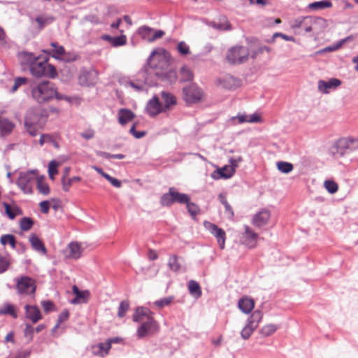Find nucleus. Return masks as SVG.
Wrapping results in <instances>:
<instances>
[{
	"label": "nucleus",
	"instance_id": "nucleus-11",
	"mask_svg": "<svg viewBox=\"0 0 358 358\" xmlns=\"http://www.w3.org/2000/svg\"><path fill=\"white\" fill-rule=\"evenodd\" d=\"M17 289L20 294H31L35 292L36 286L31 278L23 276L17 281Z\"/></svg>",
	"mask_w": 358,
	"mask_h": 358
},
{
	"label": "nucleus",
	"instance_id": "nucleus-18",
	"mask_svg": "<svg viewBox=\"0 0 358 358\" xmlns=\"http://www.w3.org/2000/svg\"><path fill=\"white\" fill-rule=\"evenodd\" d=\"M310 20L311 31H314L317 34L322 32L327 26V20L322 17L310 16Z\"/></svg>",
	"mask_w": 358,
	"mask_h": 358
},
{
	"label": "nucleus",
	"instance_id": "nucleus-42",
	"mask_svg": "<svg viewBox=\"0 0 358 358\" xmlns=\"http://www.w3.org/2000/svg\"><path fill=\"white\" fill-rule=\"evenodd\" d=\"M212 27L218 30H230L231 29V24L225 18V17H222V21L220 22L212 23Z\"/></svg>",
	"mask_w": 358,
	"mask_h": 358
},
{
	"label": "nucleus",
	"instance_id": "nucleus-34",
	"mask_svg": "<svg viewBox=\"0 0 358 358\" xmlns=\"http://www.w3.org/2000/svg\"><path fill=\"white\" fill-rule=\"evenodd\" d=\"M167 265L169 269L173 272H178L182 268L178 257L176 255H172L169 257Z\"/></svg>",
	"mask_w": 358,
	"mask_h": 358
},
{
	"label": "nucleus",
	"instance_id": "nucleus-5",
	"mask_svg": "<svg viewBox=\"0 0 358 358\" xmlns=\"http://www.w3.org/2000/svg\"><path fill=\"white\" fill-rule=\"evenodd\" d=\"M48 115L39 108H30L27 110L24 120V125H34L38 128H43Z\"/></svg>",
	"mask_w": 358,
	"mask_h": 358
},
{
	"label": "nucleus",
	"instance_id": "nucleus-37",
	"mask_svg": "<svg viewBox=\"0 0 358 358\" xmlns=\"http://www.w3.org/2000/svg\"><path fill=\"white\" fill-rule=\"evenodd\" d=\"M14 127V124L8 120H0V131L3 135L9 134L13 131Z\"/></svg>",
	"mask_w": 358,
	"mask_h": 358
},
{
	"label": "nucleus",
	"instance_id": "nucleus-6",
	"mask_svg": "<svg viewBox=\"0 0 358 358\" xmlns=\"http://www.w3.org/2000/svg\"><path fill=\"white\" fill-rule=\"evenodd\" d=\"M263 317V313L260 310H255L248 318L245 326L241 331V336L244 340H248L258 327L259 322Z\"/></svg>",
	"mask_w": 358,
	"mask_h": 358
},
{
	"label": "nucleus",
	"instance_id": "nucleus-40",
	"mask_svg": "<svg viewBox=\"0 0 358 358\" xmlns=\"http://www.w3.org/2000/svg\"><path fill=\"white\" fill-rule=\"evenodd\" d=\"M90 296V292L87 290L81 291L74 299L71 301L72 304H78L82 303H87Z\"/></svg>",
	"mask_w": 358,
	"mask_h": 358
},
{
	"label": "nucleus",
	"instance_id": "nucleus-33",
	"mask_svg": "<svg viewBox=\"0 0 358 358\" xmlns=\"http://www.w3.org/2000/svg\"><path fill=\"white\" fill-rule=\"evenodd\" d=\"M188 289L189 294L194 296L196 299L199 298L202 294L199 284L194 280H191L188 282Z\"/></svg>",
	"mask_w": 358,
	"mask_h": 358
},
{
	"label": "nucleus",
	"instance_id": "nucleus-19",
	"mask_svg": "<svg viewBox=\"0 0 358 358\" xmlns=\"http://www.w3.org/2000/svg\"><path fill=\"white\" fill-rule=\"evenodd\" d=\"M29 241L34 250L43 255L47 254V249L44 243L35 234H31L29 236Z\"/></svg>",
	"mask_w": 358,
	"mask_h": 358
},
{
	"label": "nucleus",
	"instance_id": "nucleus-46",
	"mask_svg": "<svg viewBox=\"0 0 358 358\" xmlns=\"http://www.w3.org/2000/svg\"><path fill=\"white\" fill-rule=\"evenodd\" d=\"M188 213L191 215L192 218H194L200 213V208L196 203L191 202L189 200L188 202L185 203Z\"/></svg>",
	"mask_w": 358,
	"mask_h": 358
},
{
	"label": "nucleus",
	"instance_id": "nucleus-54",
	"mask_svg": "<svg viewBox=\"0 0 358 358\" xmlns=\"http://www.w3.org/2000/svg\"><path fill=\"white\" fill-rule=\"evenodd\" d=\"M57 166L58 164L55 160H52L48 165V173L50 178L53 180L54 179V175L57 173Z\"/></svg>",
	"mask_w": 358,
	"mask_h": 358
},
{
	"label": "nucleus",
	"instance_id": "nucleus-12",
	"mask_svg": "<svg viewBox=\"0 0 358 358\" xmlns=\"http://www.w3.org/2000/svg\"><path fill=\"white\" fill-rule=\"evenodd\" d=\"M245 231L241 237V243L248 248L256 247L258 234L254 232L248 226H244Z\"/></svg>",
	"mask_w": 358,
	"mask_h": 358
},
{
	"label": "nucleus",
	"instance_id": "nucleus-56",
	"mask_svg": "<svg viewBox=\"0 0 358 358\" xmlns=\"http://www.w3.org/2000/svg\"><path fill=\"white\" fill-rule=\"evenodd\" d=\"M27 79L23 77H17L14 80V84L10 89L11 92H15L21 85H24Z\"/></svg>",
	"mask_w": 358,
	"mask_h": 358
},
{
	"label": "nucleus",
	"instance_id": "nucleus-13",
	"mask_svg": "<svg viewBox=\"0 0 358 358\" xmlns=\"http://www.w3.org/2000/svg\"><path fill=\"white\" fill-rule=\"evenodd\" d=\"M204 225L208 229L210 232L217 238V243L221 249L224 248V243L226 239L225 231L218 227L216 224L209 222H205Z\"/></svg>",
	"mask_w": 358,
	"mask_h": 358
},
{
	"label": "nucleus",
	"instance_id": "nucleus-52",
	"mask_svg": "<svg viewBox=\"0 0 358 358\" xmlns=\"http://www.w3.org/2000/svg\"><path fill=\"white\" fill-rule=\"evenodd\" d=\"M324 187L330 194L336 193L338 189L337 183L333 180H325Z\"/></svg>",
	"mask_w": 358,
	"mask_h": 358
},
{
	"label": "nucleus",
	"instance_id": "nucleus-47",
	"mask_svg": "<svg viewBox=\"0 0 358 358\" xmlns=\"http://www.w3.org/2000/svg\"><path fill=\"white\" fill-rule=\"evenodd\" d=\"M54 20V18L52 17H45V16H38L36 18V22L38 24V27L40 29H43L47 24H50Z\"/></svg>",
	"mask_w": 358,
	"mask_h": 358
},
{
	"label": "nucleus",
	"instance_id": "nucleus-53",
	"mask_svg": "<svg viewBox=\"0 0 358 358\" xmlns=\"http://www.w3.org/2000/svg\"><path fill=\"white\" fill-rule=\"evenodd\" d=\"M173 300V296L165 297V298H163V299H161L159 300L155 301L154 304L159 308H162V307L169 305L172 302Z\"/></svg>",
	"mask_w": 358,
	"mask_h": 358
},
{
	"label": "nucleus",
	"instance_id": "nucleus-50",
	"mask_svg": "<svg viewBox=\"0 0 358 358\" xmlns=\"http://www.w3.org/2000/svg\"><path fill=\"white\" fill-rule=\"evenodd\" d=\"M129 307V304L127 301H122L120 302L118 307L117 316L119 317H123L125 316L128 309Z\"/></svg>",
	"mask_w": 358,
	"mask_h": 358
},
{
	"label": "nucleus",
	"instance_id": "nucleus-45",
	"mask_svg": "<svg viewBox=\"0 0 358 358\" xmlns=\"http://www.w3.org/2000/svg\"><path fill=\"white\" fill-rule=\"evenodd\" d=\"M278 329V327L276 325L273 324H269L264 326L261 330L260 334L264 336L267 337L273 334L276 330Z\"/></svg>",
	"mask_w": 358,
	"mask_h": 358
},
{
	"label": "nucleus",
	"instance_id": "nucleus-44",
	"mask_svg": "<svg viewBox=\"0 0 358 358\" xmlns=\"http://www.w3.org/2000/svg\"><path fill=\"white\" fill-rule=\"evenodd\" d=\"M0 315H9L13 318L17 317L14 306L9 303L5 304L1 308H0Z\"/></svg>",
	"mask_w": 358,
	"mask_h": 358
},
{
	"label": "nucleus",
	"instance_id": "nucleus-22",
	"mask_svg": "<svg viewBox=\"0 0 358 358\" xmlns=\"http://www.w3.org/2000/svg\"><path fill=\"white\" fill-rule=\"evenodd\" d=\"M270 218L268 210H263L256 213L252 220V224L257 227H262L266 224Z\"/></svg>",
	"mask_w": 358,
	"mask_h": 358
},
{
	"label": "nucleus",
	"instance_id": "nucleus-7",
	"mask_svg": "<svg viewBox=\"0 0 358 358\" xmlns=\"http://www.w3.org/2000/svg\"><path fill=\"white\" fill-rule=\"evenodd\" d=\"M140 326L137 329L136 335L138 338H143L157 334L159 326L153 317H148L147 320L139 322Z\"/></svg>",
	"mask_w": 358,
	"mask_h": 358
},
{
	"label": "nucleus",
	"instance_id": "nucleus-63",
	"mask_svg": "<svg viewBox=\"0 0 358 358\" xmlns=\"http://www.w3.org/2000/svg\"><path fill=\"white\" fill-rule=\"evenodd\" d=\"M277 37H281L282 38H283L284 40H285L287 41H294V38L293 36H287V35H285V34H282V33H275L273 35L272 38H271V40L269 42H271V43L274 42L275 38H277Z\"/></svg>",
	"mask_w": 358,
	"mask_h": 358
},
{
	"label": "nucleus",
	"instance_id": "nucleus-58",
	"mask_svg": "<svg viewBox=\"0 0 358 358\" xmlns=\"http://www.w3.org/2000/svg\"><path fill=\"white\" fill-rule=\"evenodd\" d=\"M341 48V45L338 43V42H337L331 45L325 47L324 48L318 50L316 52V54H322V53H324L327 52H334V51H336V50L340 49Z\"/></svg>",
	"mask_w": 358,
	"mask_h": 358
},
{
	"label": "nucleus",
	"instance_id": "nucleus-23",
	"mask_svg": "<svg viewBox=\"0 0 358 358\" xmlns=\"http://www.w3.org/2000/svg\"><path fill=\"white\" fill-rule=\"evenodd\" d=\"M232 120H238V122L239 124H243L245 122L258 123L262 121L261 117L256 113H254L249 116L245 114L238 113L237 116L233 117Z\"/></svg>",
	"mask_w": 358,
	"mask_h": 358
},
{
	"label": "nucleus",
	"instance_id": "nucleus-39",
	"mask_svg": "<svg viewBox=\"0 0 358 358\" xmlns=\"http://www.w3.org/2000/svg\"><path fill=\"white\" fill-rule=\"evenodd\" d=\"M80 180L81 178L79 176H73L72 178L68 177L66 178L62 179V189L64 192H68L73 182H80Z\"/></svg>",
	"mask_w": 358,
	"mask_h": 358
},
{
	"label": "nucleus",
	"instance_id": "nucleus-38",
	"mask_svg": "<svg viewBox=\"0 0 358 358\" xmlns=\"http://www.w3.org/2000/svg\"><path fill=\"white\" fill-rule=\"evenodd\" d=\"M154 29L147 26H142L138 28V33L144 40L152 42V36Z\"/></svg>",
	"mask_w": 358,
	"mask_h": 358
},
{
	"label": "nucleus",
	"instance_id": "nucleus-20",
	"mask_svg": "<svg viewBox=\"0 0 358 358\" xmlns=\"http://www.w3.org/2000/svg\"><path fill=\"white\" fill-rule=\"evenodd\" d=\"M68 257L78 259L82 256L83 249L81 243L78 242H71L67 247Z\"/></svg>",
	"mask_w": 358,
	"mask_h": 358
},
{
	"label": "nucleus",
	"instance_id": "nucleus-35",
	"mask_svg": "<svg viewBox=\"0 0 358 358\" xmlns=\"http://www.w3.org/2000/svg\"><path fill=\"white\" fill-rule=\"evenodd\" d=\"M103 38L110 41L111 45L114 47L121 46L127 43V38L124 35L115 37H111L108 35H106L103 36Z\"/></svg>",
	"mask_w": 358,
	"mask_h": 358
},
{
	"label": "nucleus",
	"instance_id": "nucleus-17",
	"mask_svg": "<svg viewBox=\"0 0 358 358\" xmlns=\"http://www.w3.org/2000/svg\"><path fill=\"white\" fill-rule=\"evenodd\" d=\"M310 21V16H301L292 21L291 27L294 29H303L306 33H309L312 29L309 24Z\"/></svg>",
	"mask_w": 358,
	"mask_h": 358
},
{
	"label": "nucleus",
	"instance_id": "nucleus-57",
	"mask_svg": "<svg viewBox=\"0 0 358 358\" xmlns=\"http://www.w3.org/2000/svg\"><path fill=\"white\" fill-rule=\"evenodd\" d=\"M177 50L182 55H187L190 52L189 45L184 41H181L178 44Z\"/></svg>",
	"mask_w": 358,
	"mask_h": 358
},
{
	"label": "nucleus",
	"instance_id": "nucleus-43",
	"mask_svg": "<svg viewBox=\"0 0 358 358\" xmlns=\"http://www.w3.org/2000/svg\"><path fill=\"white\" fill-rule=\"evenodd\" d=\"M193 79L192 71L187 66H182L180 69V80L182 82L191 81Z\"/></svg>",
	"mask_w": 358,
	"mask_h": 358
},
{
	"label": "nucleus",
	"instance_id": "nucleus-32",
	"mask_svg": "<svg viewBox=\"0 0 358 358\" xmlns=\"http://www.w3.org/2000/svg\"><path fill=\"white\" fill-rule=\"evenodd\" d=\"M155 74L162 81H166L170 84L175 83L177 80L176 72L173 70H170L164 73L157 72Z\"/></svg>",
	"mask_w": 358,
	"mask_h": 358
},
{
	"label": "nucleus",
	"instance_id": "nucleus-55",
	"mask_svg": "<svg viewBox=\"0 0 358 358\" xmlns=\"http://www.w3.org/2000/svg\"><path fill=\"white\" fill-rule=\"evenodd\" d=\"M125 86H130L136 92H141L145 90V85L143 83H136L134 81H127L125 83Z\"/></svg>",
	"mask_w": 358,
	"mask_h": 358
},
{
	"label": "nucleus",
	"instance_id": "nucleus-62",
	"mask_svg": "<svg viewBox=\"0 0 358 358\" xmlns=\"http://www.w3.org/2000/svg\"><path fill=\"white\" fill-rule=\"evenodd\" d=\"M41 306L45 313L53 310L55 308V305L51 301H42Z\"/></svg>",
	"mask_w": 358,
	"mask_h": 358
},
{
	"label": "nucleus",
	"instance_id": "nucleus-25",
	"mask_svg": "<svg viewBox=\"0 0 358 358\" xmlns=\"http://www.w3.org/2000/svg\"><path fill=\"white\" fill-rule=\"evenodd\" d=\"M234 173L235 169L234 167H229L228 166H225L224 167L219 169L217 171L213 172L212 177L214 179H228L230 178L234 174Z\"/></svg>",
	"mask_w": 358,
	"mask_h": 358
},
{
	"label": "nucleus",
	"instance_id": "nucleus-51",
	"mask_svg": "<svg viewBox=\"0 0 358 358\" xmlns=\"http://www.w3.org/2000/svg\"><path fill=\"white\" fill-rule=\"evenodd\" d=\"M37 188L40 193L47 195L50 192V188L48 184L44 183L41 179H36Z\"/></svg>",
	"mask_w": 358,
	"mask_h": 358
},
{
	"label": "nucleus",
	"instance_id": "nucleus-60",
	"mask_svg": "<svg viewBox=\"0 0 358 358\" xmlns=\"http://www.w3.org/2000/svg\"><path fill=\"white\" fill-rule=\"evenodd\" d=\"M34 329L31 324H26L24 334L25 337L29 338V341H31L34 337Z\"/></svg>",
	"mask_w": 358,
	"mask_h": 358
},
{
	"label": "nucleus",
	"instance_id": "nucleus-28",
	"mask_svg": "<svg viewBox=\"0 0 358 358\" xmlns=\"http://www.w3.org/2000/svg\"><path fill=\"white\" fill-rule=\"evenodd\" d=\"M110 348V343H108V341L105 343H99L92 347L93 353L95 355L103 357L108 355Z\"/></svg>",
	"mask_w": 358,
	"mask_h": 358
},
{
	"label": "nucleus",
	"instance_id": "nucleus-59",
	"mask_svg": "<svg viewBox=\"0 0 358 358\" xmlns=\"http://www.w3.org/2000/svg\"><path fill=\"white\" fill-rule=\"evenodd\" d=\"M129 133L136 138H141L146 134V132L145 131H137L136 130V123L134 124L132 127L130 128Z\"/></svg>",
	"mask_w": 358,
	"mask_h": 358
},
{
	"label": "nucleus",
	"instance_id": "nucleus-41",
	"mask_svg": "<svg viewBox=\"0 0 358 358\" xmlns=\"http://www.w3.org/2000/svg\"><path fill=\"white\" fill-rule=\"evenodd\" d=\"M0 242L3 245L10 244L12 248L15 249L16 247V241L15 238L12 234H4L1 236Z\"/></svg>",
	"mask_w": 358,
	"mask_h": 358
},
{
	"label": "nucleus",
	"instance_id": "nucleus-30",
	"mask_svg": "<svg viewBox=\"0 0 358 358\" xmlns=\"http://www.w3.org/2000/svg\"><path fill=\"white\" fill-rule=\"evenodd\" d=\"M162 99L164 103L163 108H164V112L169 110L170 106L176 103L175 96L169 92L164 91L162 92Z\"/></svg>",
	"mask_w": 358,
	"mask_h": 358
},
{
	"label": "nucleus",
	"instance_id": "nucleus-14",
	"mask_svg": "<svg viewBox=\"0 0 358 358\" xmlns=\"http://www.w3.org/2000/svg\"><path fill=\"white\" fill-rule=\"evenodd\" d=\"M145 109L150 117H155L158 114L164 112L163 105L160 103L159 99L156 96H154L148 101Z\"/></svg>",
	"mask_w": 358,
	"mask_h": 358
},
{
	"label": "nucleus",
	"instance_id": "nucleus-24",
	"mask_svg": "<svg viewBox=\"0 0 358 358\" xmlns=\"http://www.w3.org/2000/svg\"><path fill=\"white\" fill-rule=\"evenodd\" d=\"M148 317H153L152 313L148 308L138 307L133 315V320L136 322H139L147 320Z\"/></svg>",
	"mask_w": 358,
	"mask_h": 358
},
{
	"label": "nucleus",
	"instance_id": "nucleus-64",
	"mask_svg": "<svg viewBox=\"0 0 358 358\" xmlns=\"http://www.w3.org/2000/svg\"><path fill=\"white\" fill-rule=\"evenodd\" d=\"M69 317V313L67 310H64L60 314L58 315L57 323L62 324L65 322Z\"/></svg>",
	"mask_w": 358,
	"mask_h": 358
},
{
	"label": "nucleus",
	"instance_id": "nucleus-2",
	"mask_svg": "<svg viewBox=\"0 0 358 358\" xmlns=\"http://www.w3.org/2000/svg\"><path fill=\"white\" fill-rule=\"evenodd\" d=\"M56 87L53 83L41 81L31 87V96L38 103H45L54 98Z\"/></svg>",
	"mask_w": 358,
	"mask_h": 358
},
{
	"label": "nucleus",
	"instance_id": "nucleus-31",
	"mask_svg": "<svg viewBox=\"0 0 358 358\" xmlns=\"http://www.w3.org/2000/svg\"><path fill=\"white\" fill-rule=\"evenodd\" d=\"M3 206L5 208V212L7 216L10 219L13 220L17 215H22V210L16 205L12 207L6 202L3 203Z\"/></svg>",
	"mask_w": 358,
	"mask_h": 358
},
{
	"label": "nucleus",
	"instance_id": "nucleus-3",
	"mask_svg": "<svg viewBox=\"0 0 358 358\" xmlns=\"http://www.w3.org/2000/svg\"><path fill=\"white\" fill-rule=\"evenodd\" d=\"M358 149V138H341L330 148L329 152L334 158H339Z\"/></svg>",
	"mask_w": 358,
	"mask_h": 358
},
{
	"label": "nucleus",
	"instance_id": "nucleus-49",
	"mask_svg": "<svg viewBox=\"0 0 358 358\" xmlns=\"http://www.w3.org/2000/svg\"><path fill=\"white\" fill-rule=\"evenodd\" d=\"M34 224V222L32 219L29 217H24L21 219L20 222V229L22 231H28L29 230Z\"/></svg>",
	"mask_w": 358,
	"mask_h": 358
},
{
	"label": "nucleus",
	"instance_id": "nucleus-36",
	"mask_svg": "<svg viewBox=\"0 0 358 358\" xmlns=\"http://www.w3.org/2000/svg\"><path fill=\"white\" fill-rule=\"evenodd\" d=\"M218 199L221 203L224 206V213L228 216V217L232 218L234 217V213L231 206L227 200L226 195L223 193H220L218 195Z\"/></svg>",
	"mask_w": 358,
	"mask_h": 358
},
{
	"label": "nucleus",
	"instance_id": "nucleus-21",
	"mask_svg": "<svg viewBox=\"0 0 358 358\" xmlns=\"http://www.w3.org/2000/svg\"><path fill=\"white\" fill-rule=\"evenodd\" d=\"M238 306L243 313L249 314L255 307V301L250 297L243 296L239 299Z\"/></svg>",
	"mask_w": 358,
	"mask_h": 358
},
{
	"label": "nucleus",
	"instance_id": "nucleus-16",
	"mask_svg": "<svg viewBox=\"0 0 358 358\" xmlns=\"http://www.w3.org/2000/svg\"><path fill=\"white\" fill-rule=\"evenodd\" d=\"M25 317L32 322L33 324L37 323L42 319L40 309L36 306L25 305Z\"/></svg>",
	"mask_w": 358,
	"mask_h": 358
},
{
	"label": "nucleus",
	"instance_id": "nucleus-1",
	"mask_svg": "<svg viewBox=\"0 0 358 358\" xmlns=\"http://www.w3.org/2000/svg\"><path fill=\"white\" fill-rule=\"evenodd\" d=\"M21 64L27 65L31 73L36 78L44 76L55 78L57 75L55 66L50 64L46 58L36 57L32 53H22Z\"/></svg>",
	"mask_w": 358,
	"mask_h": 358
},
{
	"label": "nucleus",
	"instance_id": "nucleus-8",
	"mask_svg": "<svg viewBox=\"0 0 358 358\" xmlns=\"http://www.w3.org/2000/svg\"><path fill=\"white\" fill-rule=\"evenodd\" d=\"M249 54L246 47L234 46L229 50L227 59L231 64H240L248 59Z\"/></svg>",
	"mask_w": 358,
	"mask_h": 358
},
{
	"label": "nucleus",
	"instance_id": "nucleus-48",
	"mask_svg": "<svg viewBox=\"0 0 358 358\" xmlns=\"http://www.w3.org/2000/svg\"><path fill=\"white\" fill-rule=\"evenodd\" d=\"M277 167L278 169L283 173H288L293 169V165L291 163L286 162H277Z\"/></svg>",
	"mask_w": 358,
	"mask_h": 358
},
{
	"label": "nucleus",
	"instance_id": "nucleus-4",
	"mask_svg": "<svg viewBox=\"0 0 358 358\" xmlns=\"http://www.w3.org/2000/svg\"><path fill=\"white\" fill-rule=\"evenodd\" d=\"M189 200L190 197L187 194L178 192L175 187H169V192L161 196L160 204L162 206L169 207L174 203L185 204Z\"/></svg>",
	"mask_w": 358,
	"mask_h": 358
},
{
	"label": "nucleus",
	"instance_id": "nucleus-9",
	"mask_svg": "<svg viewBox=\"0 0 358 358\" xmlns=\"http://www.w3.org/2000/svg\"><path fill=\"white\" fill-rule=\"evenodd\" d=\"M34 173V171H29L20 172L19 174L16 184L25 194H31L33 192L32 187L34 182L36 181Z\"/></svg>",
	"mask_w": 358,
	"mask_h": 358
},
{
	"label": "nucleus",
	"instance_id": "nucleus-27",
	"mask_svg": "<svg viewBox=\"0 0 358 358\" xmlns=\"http://www.w3.org/2000/svg\"><path fill=\"white\" fill-rule=\"evenodd\" d=\"M51 46L53 48L52 52V56L56 59L62 58L64 60L69 61L70 59L66 58L65 56V50L64 48L62 45H59L55 42L51 43ZM77 58L76 56H74L73 58H72L71 60L74 61Z\"/></svg>",
	"mask_w": 358,
	"mask_h": 358
},
{
	"label": "nucleus",
	"instance_id": "nucleus-15",
	"mask_svg": "<svg viewBox=\"0 0 358 358\" xmlns=\"http://www.w3.org/2000/svg\"><path fill=\"white\" fill-rule=\"evenodd\" d=\"M318 90L323 94L329 93L332 89H336L341 85V81L337 78H331L329 80H320L318 81Z\"/></svg>",
	"mask_w": 358,
	"mask_h": 358
},
{
	"label": "nucleus",
	"instance_id": "nucleus-10",
	"mask_svg": "<svg viewBox=\"0 0 358 358\" xmlns=\"http://www.w3.org/2000/svg\"><path fill=\"white\" fill-rule=\"evenodd\" d=\"M183 94L187 103H194L201 101L203 96V92L196 85L192 84L183 88Z\"/></svg>",
	"mask_w": 358,
	"mask_h": 358
},
{
	"label": "nucleus",
	"instance_id": "nucleus-26",
	"mask_svg": "<svg viewBox=\"0 0 358 358\" xmlns=\"http://www.w3.org/2000/svg\"><path fill=\"white\" fill-rule=\"evenodd\" d=\"M135 117V114L129 109L121 108L118 111V121L122 125H124Z\"/></svg>",
	"mask_w": 358,
	"mask_h": 358
},
{
	"label": "nucleus",
	"instance_id": "nucleus-61",
	"mask_svg": "<svg viewBox=\"0 0 358 358\" xmlns=\"http://www.w3.org/2000/svg\"><path fill=\"white\" fill-rule=\"evenodd\" d=\"M9 266V262L6 257L0 254V273L5 272Z\"/></svg>",
	"mask_w": 358,
	"mask_h": 358
},
{
	"label": "nucleus",
	"instance_id": "nucleus-29",
	"mask_svg": "<svg viewBox=\"0 0 358 358\" xmlns=\"http://www.w3.org/2000/svg\"><path fill=\"white\" fill-rule=\"evenodd\" d=\"M332 6V3L329 1H315L309 3L307 6L306 9L311 11H317L320 10H324L327 8H331Z\"/></svg>",
	"mask_w": 358,
	"mask_h": 358
}]
</instances>
